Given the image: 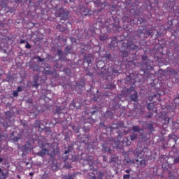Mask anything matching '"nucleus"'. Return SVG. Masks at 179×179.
Listing matches in <instances>:
<instances>
[{
  "label": "nucleus",
  "instance_id": "obj_1",
  "mask_svg": "<svg viewBox=\"0 0 179 179\" xmlns=\"http://www.w3.org/2000/svg\"><path fill=\"white\" fill-rule=\"evenodd\" d=\"M122 94L123 96H125L126 97L131 94V101H138V92L135 91V87H134L133 86L130 87L129 88H127V90H122Z\"/></svg>",
  "mask_w": 179,
  "mask_h": 179
},
{
  "label": "nucleus",
  "instance_id": "obj_2",
  "mask_svg": "<svg viewBox=\"0 0 179 179\" xmlns=\"http://www.w3.org/2000/svg\"><path fill=\"white\" fill-rule=\"evenodd\" d=\"M45 124H47L44 120H36L34 124V128H38L39 132L45 131L48 134H51V129L45 127Z\"/></svg>",
  "mask_w": 179,
  "mask_h": 179
},
{
  "label": "nucleus",
  "instance_id": "obj_3",
  "mask_svg": "<svg viewBox=\"0 0 179 179\" xmlns=\"http://www.w3.org/2000/svg\"><path fill=\"white\" fill-rule=\"evenodd\" d=\"M131 141L128 138H124L122 141L118 140L113 141L112 143L113 148H116L117 149H122L125 146H131Z\"/></svg>",
  "mask_w": 179,
  "mask_h": 179
},
{
  "label": "nucleus",
  "instance_id": "obj_4",
  "mask_svg": "<svg viewBox=\"0 0 179 179\" xmlns=\"http://www.w3.org/2000/svg\"><path fill=\"white\" fill-rule=\"evenodd\" d=\"M138 167H145L146 166V157L144 151H140L136 157Z\"/></svg>",
  "mask_w": 179,
  "mask_h": 179
},
{
  "label": "nucleus",
  "instance_id": "obj_5",
  "mask_svg": "<svg viewBox=\"0 0 179 179\" xmlns=\"http://www.w3.org/2000/svg\"><path fill=\"white\" fill-rule=\"evenodd\" d=\"M138 50V45H134L132 41H124L122 43L121 50Z\"/></svg>",
  "mask_w": 179,
  "mask_h": 179
},
{
  "label": "nucleus",
  "instance_id": "obj_6",
  "mask_svg": "<svg viewBox=\"0 0 179 179\" xmlns=\"http://www.w3.org/2000/svg\"><path fill=\"white\" fill-rule=\"evenodd\" d=\"M57 15L58 17H60L61 22H62V20H68L69 17V12H66L64 10H61Z\"/></svg>",
  "mask_w": 179,
  "mask_h": 179
},
{
  "label": "nucleus",
  "instance_id": "obj_7",
  "mask_svg": "<svg viewBox=\"0 0 179 179\" xmlns=\"http://www.w3.org/2000/svg\"><path fill=\"white\" fill-rule=\"evenodd\" d=\"M80 13L82 16H89L93 14V11L86 7L82 6L80 8Z\"/></svg>",
  "mask_w": 179,
  "mask_h": 179
},
{
  "label": "nucleus",
  "instance_id": "obj_8",
  "mask_svg": "<svg viewBox=\"0 0 179 179\" xmlns=\"http://www.w3.org/2000/svg\"><path fill=\"white\" fill-rule=\"evenodd\" d=\"M78 141H80L81 143H85V145H87L89 143V137H87V135L84 134L80 137V135H78L77 137Z\"/></svg>",
  "mask_w": 179,
  "mask_h": 179
},
{
  "label": "nucleus",
  "instance_id": "obj_9",
  "mask_svg": "<svg viewBox=\"0 0 179 179\" xmlns=\"http://www.w3.org/2000/svg\"><path fill=\"white\" fill-rule=\"evenodd\" d=\"M95 113H97V110H94L93 108H91L88 112L85 113V117L90 120Z\"/></svg>",
  "mask_w": 179,
  "mask_h": 179
},
{
  "label": "nucleus",
  "instance_id": "obj_10",
  "mask_svg": "<svg viewBox=\"0 0 179 179\" xmlns=\"http://www.w3.org/2000/svg\"><path fill=\"white\" fill-rule=\"evenodd\" d=\"M68 27V24L62 22V24H58L56 27V29L57 30H59V31L64 32L65 30H66V28Z\"/></svg>",
  "mask_w": 179,
  "mask_h": 179
},
{
  "label": "nucleus",
  "instance_id": "obj_11",
  "mask_svg": "<svg viewBox=\"0 0 179 179\" xmlns=\"http://www.w3.org/2000/svg\"><path fill=\"white\" fill-rule=\"evenodd\" d=\"M50 153V150L47 148H43L41 151L37 153V156H40L41 157H44L45 155H48Z\"/></svg>",
  "mask_w": 179,
  "mask_h": 179
},
{
  "label": "nucleus",
  "instance_id": "obj_12",
  "mask_svg": "<svg viewBox=\"0 0 179 179\" xmlns=\"http://www.w3.org/2000/svg\"><path fill=\"white\" fill-rule=\"evenodd\" d=\"M29 68H30V69H32V71H34L35 72L40 71V66H38V64H30Z\"/></svg>",
  "mask_w": 179,
  "mask_h": 179
},
{
  "label": "nucleus",
  "instance_id": "obj_13",
  "mask_svg": "<svg viewBox=\"0 0 179 179\" xmlns=\"http://www.w3.org/2000/svg\"><path fill=\"white\" fill-rule=\"evenodd\" d=\"M22 149L25 150L26 152L27 150H31V143H30V141H27L26 145L22 147Z\"/></svg>",
  "mask_w": 179,
  "mask_h": 179
},
{
  "label": "nucleus",
  "instance_id": "obj_14",
  "mask_svg": "<svg viewBox=\"0 0 179 179\" xmlns=\"http://www.w3.org/2000/svg\"><path fill=\"white\" fill-rule=\"evenodd\" d=\"M107 134L106 133H101L99 136L100 141H102L103 142H106L107 141Z\"/></svg>",
  "mask_w": 179,
  "mask_h": 179
},
{
  "label": "nucleus",
  "instance_id": "obj_15",
  "mask_svg": "<svg viewBox=\"0 0 179 179\" xmlns=\"http://www.w3.org/2000/svg\"><path fill=\"white\" fill-rule=\"evenodd\" d=\"M148 110H149L150 111H155V103H148V106H147ZM156 111V110H155Z\"/></svg>",
  "mask_w": 179,
  "mask_h": 179
},
{
  "label": "nucleus",
  "instance_id": "obj_16",
  "mask_svg": "<svg viewBox=\"0 0 179 179\" xmlns=\"http://www.w3.org/2000/svg\"><path fill=\"white\" fill-rule=\"evenodd\" d=\"M64 108H61V107H57L55 110L56 114H65Z\"/></svg>",
  "mask_w": 179,
  "mask_h": 179
},
{
  "label": "nucleus",
  "instance_id": "obj_17",
  "mask_svg": "<svg viewBox=\"0 0 179 179\" xmlns=\"http://www.w3.org/2000/svg\"><path fill=\"white\" fill-rule=\"evenodd\" d=\"M0 179H6V177L8 176V173H4L2 171V169L0 168Z\"/></svg>",
  "mask_w": 179,
  "mask_h": 179
},
{
  "label": "nucleus",
  "instance_id": "obj_18",
  "mask_svg": "<svg viewBox=\"0 0 179 179\" xmlns=\"http://www.w3.org/2000/svg\"><path fill=\"white\" fill-rule=\"evenodd\" d=\"M54 73L50 70V67H48L47 69L43 70V75H52Z\"/></svg>",
  "mask_w": 179,
  "mask_h": 179
},
{
  "label": "nucleus",
  "instance_id": "obj_19",
  "mask_svg": "<svg viewBox=\"0 0 179 179\" xmlns=\"http://www.w3.org/2000/svg\"><path fill=\"white\" fill-rule=\"evenodd\" d=\"M173 103L175 104V108H177L179 106V94H178V97L174 99Z\"/></svg>",
  "mask_w": 179,
  "mask_h": 179
},
{
  "label": "nucleus",
  "instance_id": "obj_20",
  "mask_svg": "<svg viewBox=\"0 0 179 179\" xmlns=\"http://www.w3.org/2000/svg\"><path fill=\"white\" fill-rule=\"evenodd\" d=\"M120 52H122V55L123 57H128V55H129V53L128 52V51H127L124 49H121Z\"/></svg>",
  "mask_w": 179,
  "mask_h": 179
},
{
  "label": "nucleus",
  "instance_id": "obj_21",
  "mask_svg": "<svg viewBox=\"0 0 179 179\" xmlns=\"http://www.w3.org/2000/svg\"><path fill=\"white\" fill-rule=\"evenodd\" d=\"M59 153V148L58 146H56L55 148L53 149L52 154L53 156H55V155H58Z\"/></svg>",
  "mask_w": 179,
  "mask_h": 179
},
{
  "label": "nucleus",
  "instance_id": "obj_22",
  "mask_svg": "<svg viewBox=\"0 0 179 179\" xmlns=\"http://www.w3.org/2000/svg\"><path fill=\"white\" fill-rule=\"evenodd\" d=\"M145 31L147 36H153V29H145Z\"/></svg>",
  "mask_w": 179,
  "mask_h": 179
},
{
  "label": "nucleus",
  "instance_id": "obj_23",
  "mask_svg": "<svg viewBox=\"0 0 179 179\" xmlns=\"http://www.w3.org/2000/svg\"><path fill=\"white\" fill-rule=\"evenodd\" d=\"M113 29H115L116 30H118V29H120V22H115L113 24H112Z\"/></svg>",
  "mask_w": 179,
  "mask_h": 179
},
{
  "label": "nucleus",
  "instance_id": "obj_24",
  "mask_svg": "<svg viewBox=\"0 0 179 179\" xmlns=\"http://www.w3.org/2000/svg\"><path fill=\"white\" fill-rule=\"evenodd\" d=\"M163 121V125H169L170 124V119L169 117H164Z\"/></svg>",
  "mask_w": 179,
  "mask_h": 179
},
{
  "label": "nucleus",
  "instance_id": "obj_25",
  "mask_svg": "<svg viewBox=\"0 0 179 179\" xmlns=\"http://www.w3.org/2000/svg\"><path fill=\"white\" fill-rule=\"evenodd\" d=\"M138 138V134L133 133L130 135V139L131 141H135Z\"/></svg>",
  "mask_w": 179,
  "mask_h": 179
},
{
  "label": "nucleus",
  "instance_id": "obj_26",
  "mask_svg": "<svg viewBox=\"0 0 179 179\" xmlns=\"http://www.w3.org/2000/svg\"><path fill=\"white\" fill-rule=\"evenodd\" d=\"M65 157L62 158V160H68V156H69V150H66L64 151Z\"/></svg>",
  "mask_w": 179,
  "mask_h": 179
},
{
  "label": "nucleus",
  "instance_id": "obj_27",
  "mask_svg": "<svg viewBox=\"0 0 179 179\" xmlns=\"http://www.w3.org/2000/svg\"><path fill=\"white\" fill-rule=\"evenodd\" d=\"M131 129L134 132H139L141 131L139 126H133Z\"/></svg>",
  "mask_w": 179,
  "mask_h": 179
},
{
  "label": "nucleus",
  "instance_id": "obj_28",
  "mask_svg": "<svg viewBox=\"0 0 179 179\" xmlns=\"http://www.w3.org/2000/svg\"><path fill=\"white\" fill-rule=\"evenodd\" d=\"M107 38H108V36H107V35H101L99 36V40L101 41H106V40H107Z\"/></svg>",
  "mask_w": 179,
  "mask_h": 179
},
{
  "label": "nucleus",
  "instance_id": "obj_29",
  "mask_svg": "<svg viewBox=\"0 0 179 179\" xmlns=\"http://www.w3.org/2000/svg\"><path fill=\"white\" fill-rule=\"evenodd\" d=\"M72 129L76 132V134H79V130L80 129V127H76L75 125L72 126Z\"/></svg>",
  "mask_w": 179,
  "mask_h": 179
},
{
  "label": "nucleus",
  "instance_id": "obj_30",
  "mask_svg": "<svg viewBox=\"0 0 179 179\" xmlns=\"http://www.w3.org/2000/svg\"><path fill=\"white\" fill-rule=\"evenodd\" d=\"M117 160H118V157H111V159L109 161V163H116Z\"/></svg>",
  "mask_w": 179,
  "mask_h": 179
},
{
  "label": "nucleus",
  "instance_id": "obj_31",
  "mask_svg": "<svg viewBox=\"0 0 179 179\" xmlns=\"http://www.w3.org/2000/svg\"><path fill=\"white\" fill-rule=\"evenodd\" d=\"M20 139V134H18L17 136H15L12 138L13 142H17Z\"/></svg>",
  "mask_w": 179,
  "mask_h": 179
},
{
  "label": "nucleus",
  "instance_id": "obj_32",
  "mask_svg": "<svg viewBox=\"0 0 179 179\" xmlns=\"http://www.w3.org/2000/svg\"><path fill=\"white\" fill-rule=\"evenodd\" d=\"M156 97H157V94H154L153 96H150L148 97V100H149V101H153L155 100V99H156Z\"/></svg>",
  "mask_w": 179,
  "mask_h": 179
},
{
  "label": "nucleus",
  "instance_id": "obj_33",
  "mask_svg": "<svg viewBox=\"0 0 179 179\" xmlns=\"http://www.w3.org/2000/svg\"><path fill=\"white\" fill-rule=\"evenodd\" d=\"M38 86H40V84L38 83L37 80H34L33 87H35V89H37L38 87Z\"/></svg>",
  "mask_w": 179,
  "mask_h": 179
},
{
  "label": "nucleus",
  "instance_id": "obj_34",
  "mask_svg": "<svg viewBox=\"0 0 179 179\" xmlns=\"http://www.w3.org/2000/svg\"><path fill=\"white\" fill-rule=\"evenodd\" d=\"M103 152H108V153H111V149H110V148L103 146Z\"/></svg>",
  "mask_w": 179,
  "mask_h": 179
},
{
  "label": "nucleus",
  "instance_id": "obj_35",
  "mask_svg": "<svg viewBox=\"0 0 179 179\" xmlns=\"http://www.w3.org/2000/svg\"><path fill=\"white\" fill-rule=\"evenodd\" d=\"M38 144L39 145V146H41V148H45L46 145H49L48 143H41V141H38Z\"/></svg>",
  "mask_w": 179,
  "mask_h": 179
},
{
  "label": "nucleus",
  "instance_id": "obj_36",
  "mask_svg": "<svg viewBox=\"0 0 179 179\" xmlns=\"http://www.w3.org/2000/svg\"><path fill=\"white\" fill-rule=\"evenodd\" d=\"M57 54H58V55H59V59H60L61 61H62V59H61V57L62 56V54H63L62 50H57Z\"/></svg>",
  "mask_w": 179,
  "mask_h": 179
},
{
  "label": "nucleus",
  "instance_id": "obj_37",
  "mask_svg": "<svg viewBox=\"0 0 179 179\" xmlns=\"http://www.w3.org/2000/svg\"><path fill=\"white\" fill-rule=\"evenodd\" d=\"M148 128L149 131H150V132H153V124H149L148 125Z\"/></svg>",
  "mask_w": 179,
  "mask_h": 179
},
{
  "label": "nucleus",
  "instance_id": "obj_38",
  "mask_svg": "<svg viewBox=\"0 0 179 179\" xmlns=\"http://www.w3.org/2000/svg\"><path fill=\"white\" fill-rule=\"evenodd\" d=\"M73 175H68L64 177V179H75Z\"/></svg>",
  "mask_w": 179,
  "mask_h": 179
},
{
  "label": "nucleus",
  "instance_id": "obj_39",
  "mask_svg": "<svg viewBox=\"0 0 179 179\" xmlns=\"http://www.w3.org/2000/svg\"><path fill=\"white\" fill-rule=\"evenodd\" d=\"M7 12H9L10 13H13V12H15V8L12 7L8 8Z\"/></svg>",
  "mask_w": 179,
  "mask_h": 179
},
{
  "label": "nucleus",
  "instance_id": "obj_40",
  "mask_svg": "<svg viewBox=\"0 0 179 179\" xmlns=\"http://www.w3.org/2000/svg\"><path fill=\"white\" fill-rule=\"evenodd\" d=\"M105 58L106 59H110V58H111V54H110V53L105 54Z\"/></svg>",
  "mask_w": 179,
  "mask_h": 179
},
{
  "label": "nucleus",
  "instance_id": "obj_41",
  "mask_svg": "<svg viewBox=\"0 0 179 179\" xmlns=\"http://www.w3.org/2000/svg\"><path fill=\"white\" fill-rule=\"evenodd\" d=\"M25 48H27V49H30V48H31V45H29V41H27L26 42V45H25Z\"/></svg>",
  "mask_w": 179,
  "mask_h": 179
},
{
  "label": "nucleus",
  "instance_id": "obj_42",
  "mask_svg": "<svg viewBox=\"0 0 179 179\" xmlns=\"http://www.w3.org/2000/svg\"><path fill=\"white\" fill-rule=\"evenodd\" d=\"M142 60H143V61H148V55H143L142 56Z\"/></svg>",
  "mask_w": 179,
  "mask_h": 179
},
{
  "label": "nucleus",
  "instance_id": "obj_43",
  "mask_svg": "<svg viewBox=\"0 0 179 179\" xmlns=\"http://www.w3.org/2000/svg\"><path fill=\"white\" fill-rule=\"evenodd\" d=\"M17 96H19V92H17L16 90L13 91V96L17 97Z\"/></svg>",
  "mask_w": 179,
  "mask_h": 179
},
{
  "label": "nucleus",
  "instance_id": "obj_44",
  "mask_svg": "<svg viewBox=\"0 0 179 179\" xmlns=\"http://www.w3.org/2000/svg\"><path fill=\"white\" fill-rule=\"evenodd\" d=\"M174 163L175 164L179 163V156L174 158Z\"/></svg>",
  "mask_w": 179,
  "mask_h": 179
},
{
  "label": "nucleus",
  "instance_id": "obj_45",
  "mask_svg": "<svg viewBox=\"0 0 179 179\" xmlns=\"http://www.w3.org/2000/svg\"><path fill=\"white\" fill-rule=\"evenodd\" d=\"M23 90V87H22L21 86L17 87V90H15L16 92H22Z\"/></svg>",
  "mask_w": 179,
  "mask_h": 179
},
{
  "label": "nucleus",
  "instance_id": "obj_46",
  "mask_svg": "<svg viewBox=\"0 0 179 179\" xmlns=\"http://www.w3.org/2000/svg\"><path fill=\"white\" fill-rule=\"evenodd\" d=\"M64 167H66V169H72V166L69 164H65Z\"/></svg>",
  "mask_w": 179,
  "mask_h": 179
},
{
  "label": "nucleus",
  "instance_id": "obj_47",
  "mask_svg": "<svg viewBox=\"0 0 179 179\" xmlns=\"http://www.w3.org/2000/svg\"><path fill=\"white\" fill-rule=\"evenodd\" d=\"M147 118H152L153 117V113H149L148 115H147Z\"/></svg>",
  "mask_w": 179,
  "mask_h": 179
},
{
  "label": "nucleus",
  "instance_id": "obj_48",
  "mask_svg": "<svg viewBox=\"0 0 179 179\" xmlns=\"http://www.w3.org/2000/svg\"><path fill=\"white\" fill-rule=\"evenodd\" d=\"M129 177H131V176L129 174H126V175L123 176L124 179H128V178H129Z\"/></svg>",
  "mask_w": 179,
  "mask_h": 179
},
{
  "label": "nucleus",
  "instance_id": "obj_49",
  "mask_svg": "<svg viewBox=\"0 0 179 179\" xmlns=\"http://www.w3.org/2000/svg\"><path fill=\"white\" fill-rule=\"evenodd\" d=\"M94 3H96V5H97V6H100V0H96L94 1Z\"/></svg>",
  "mask_w": 179,
  "mask_h": 179
},
{
  "label": "nucleus",
  "instance_id": "obj_50",
  "mask_svg": "<svg viewBox=\"0 0 179 179\" xmlns=\"http://www.w3.org/2000/svg\"><path fill=\"white\" fill-rule=\"evenodd\" d=\"M71 107H73V108H75L76 103H75V101H73V102L71 103Z\"/></svg>",
  "mask_w": 179,
  "mask_h": 179
},
{
  "label": "nucleus",
  "instance_id": "obj_51",
  "mask_svg": "<svg viewBox=\"0 0 179 179\" xmlns=\"http://www.w3.org/2000/svg\"><path fill=\"white\" fill-rule=\"evenodd\" d=\"M27 41L24 40V39H22L20 41V44H24V43H26Z\"/></svg>",
  "mask_w": 179,
  "mask_h": 179
},
{
  "label": "nucleus",
  "instance_id": "obj_52",
  "mask_svg": "<svg viewBox=\"0 0 179 179\" xmlns=\"http://www.w3.org/2000/svg\"><path fill=\"white\" fill-rule=\"evenodd\" d=\"M103 162H108V159L106 156H103Z\"/></svg>",
  "mask_w": 179,
  "mask_h": 179
},
{
  "label": "nucleus",
  "instance_id": "obj_53",
  "mask_svg": "<svg viewBox=\"0 0 179 179\" xmlns=\"http://www.w3.org/2000/svg\"><path fill=\"white\" fill-rule=\"evenodd\" d=\"M141 71H142V72H143V75H145V73H146V69L141 68Z\"/></svg>",
  "mask_w": 179,
  "mask_h": 179
},
{
  "label": "nucleus",
  "instance_id": "obj_54",
  "mask_svg": "<svg viewBox=\"0 0 179 179\" xmlns=\"http://www.w3.org/2000/svg\"><path fill=\"white\" fill-rule=\"evenodd\" d=\"M38 59L39 62H43V61H44V59H41L39 56L38 57Z\"/></svg>",
  "mask_w": 179,
  "mask_h": 179
},
{
  "label": "nucleus",
  "instance_id": "obj_55",
  "mask_svg": "<svg viewBox=\"0 0 179 179\" xmlns=\"http://www.w3.org/2000/svg\"><path fill=\"white\" fill-rule=\"evenodd\" d=\"M127 163H131V164H132V163H134V160L127 159Z\"/></svg>",
  "mask_w": 179,
  "mask_h": 179
},
{
  "label": "nucleus",
  "instance_id": "obj_56",
  "mask_svg": "<svg viewBox=\"0 0 179 179\" xmlns=\"http://www.w3.org/2000/svg\"><path fill=\"white\" fill-rule=\"evenodd\" d=\"M106 129H108V127H106ZM109 129L110 131V132L113 131V127L109 126Z\"/></svg>",
  "mask_w": 179,
  "mask_h": 179
},
{
  "label": "nucleus",
  "instance_id": "obj_57",
  "mask_svg": "<svg viewBox=\"0 0 179 179\" xmlns=\"http://www.w3.org/2000/svg\"><path fill=\"white\" fill-rule=\"evenodd\" d=\"M125 173H127V174H129V173H131V170L127 169V170L125 171Z\"/></svg>",
  "mask_w": 179,
  "mask_h": 179
},
{
  "label": "nucleus",
  "instance_id": "obj_58",
  "mask_svg": "<svg viewBox=\"0 0 179 179\" xmlns=\"http://www.w3.org/2000/svg\"><path fill=\"white\" fill-rule=\"evenodd\" d=\"M146 67H147V69H152V66L150 65L146 66Z\"/></svg>",
  "mask_w": 179,
  "mask_h": 179
},
{
  "label": "nucleus",
  "instance_id": "obj_59",
  "mask_svg": "<svg viewBox=\"0 0 179 179\" xmlns=\"http://www.w3.org/2000/svg\"><path fill=\"white\" fill-rule=\"evenodd\" d=\"M87 64H92V60L91 59H87Z\"/></svg>",
  "mask_w": 179,
  "mask_h": 179
},
{
  "label": "nucleus",
  "instance_id": "obj_60",
  "mask_svg": "<svg viewBox=\"0 0 179 179\" xmlns=\"http://www.w3.org/2000/svg\"><path fill=\"white\" fill-rule=\"evenodd\" d=\"M65 50H66V51H70V50H71V49H70L69 47H68V46L66 47V49H65Z\"/></svg>",
  "mask_w": 179,
  "mask_h": 179
},
{
  "label": "nucleus",
  "instance_id": "obj_61",
  "mask_svg": "<svg viewBox=\"0 0 179 179\" xmlns=\"http://www.w3.org/2000/svg\"><path fill=\"white\" fill-rule=\"evenodd\" d=\"M87 75H88V76H92V75H93V73L88 72V73H87Z\"/></svg>",
  "mask_w": 179,
  "mask_h": 179
},
{
  "label": "nucleus",
  "instance_id": "obj_62",
  "mask_svg": "<svg viewBox=\"0 0 179 179\" xmlns=\"http://www.w3.org/2000/svg\"><path fill=\"white\" fill-rule=\"evenodd\" d=\"M2 162H3V158L0 157V163H2Z\"/></svg>",
  "mask_w": 179,
  "mask_h": 179
},
{
  "label": "nucleus",
  "instance_id": "obj_63",
  "mask_svg": "<svg viewBox=\"0 0 179 179\" xmlns=\"http://www.w3.org/2000/svg\"><path fill=\"white\" fill-rule=\"evenodd\" d=\"M138 149H136L135 151H134V153H138Z\"/></svg>",
  "mask_w": 179,
  "mask_h": 179
},
{
  "label": "nucleus",
  "instance_id": "obj_64",
  "mask_svg": "<svg viewBox=\"0 0 179 179\" xmlns=\"http://www.w3.org/2000/svg\"><path fill=\"white\" fill-rule=\"evenodd\" d=\"M92 178H93V179H97V178H96V176H92Z\"/></svg>",
  "mask_w": 179,
  "mask_h": 179
}]
</instances>
